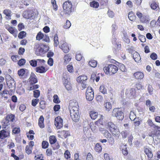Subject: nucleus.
Returning <instances> with one entry per match:
<instances>
[{"label":"nucleus","instance_id":"f257e3e1","mask_svg":"<svg viewBox=\"0 0 160 160\" xmlns=\"http://www.w3.org/2000/svg\"><path fill=\"white\" fill-rule=\"evenodd\" d=\"M79 108L78 103L76 100H70L69 108L70 111V116L72 120L75 122L78 121L79 119Z\"/></svg>","mask_w":160,"mask_h":160},{"label":"nucleus","instance_id":"f03ea898","mask_svg":"<svg viewBox=\"0 0 160 160\" xmlns=\"http://www.w3.org/2000/svg\"><path fill=\"white\" fill-rule=\"evenodd\" d=\"M48 48V45L46 44L37 43L34 45V50L37 55L42 56L47 52Z\"/></svg>","mask_w":160,"mask_h":160},{"label":"nucleus","instance_id":"7ed1b4c3","mask_svg":"<svg viewBox=\"0 0 160 160\" xmlns=\"http://www.w3.org/2000/svg\"><path fill=\"white\" fill-rule=\"evenodd\" d=\"M118 69V67L113 64H108L103 68L105 73L110 75H112L116 73Z\"/></svg>","mask_w":160,"mask_h":160},{"label":"nucleus","instance_id":"20e7f679","mask_svg":"<svg viewBox=\"0 0 160 160\" xmlns=\"http://www.w3.org/2000/svg\"><path fill=\"white\" fill-rule=\"evenodd\" d=\"M63 11L65 14L69 15L74 11V8L71 1L68 0L62 4Z\"/></svg>","mask_w":160,"mask_h":160},{"label":"nucleus","instance_id":"39448f33","mask_svg":"<svg viewBox=\"0 0 160 160\" xmlns=\"http://www.w3.org/2000/svg\"><path fill=\"white\" fill-rule=\"evenodd\" d=\"M107 128L114 137L119 136L120 132L119 129L115 124L112 122H108L106 124Z\"/></svg>","mask_w":160,"mask_h":160},{"label":"nucleus","instance_id":"423d86ee","mask_svg":"<svg viewBox=\"0 0 160 160\" xmlns=\"http://www.w3.org/2000/svg\"><path fill=\"white\" fill-rule=\"evenodd\" d=\"M7 84L11 93L14 92L15 90V81L14 79L11 77H9L7 79Z\"/></svg>","mask_w":160,"mask_h":160},{"label":"nucleus","instance_id":"0eeeda50","mask_svg":"<svg viewBox=\"0 0 160 160\" xmlns=\"http://www.w3.org/2000/svg\"><path fill=\"white\" fill-rule=\"evenodd\" d=\"M112 116L116 117L119 120H122L124 118V114L122 110L120 108H114L112 112Z\"/></svg>","mask_w":160,"mask_h":160},{"label":"nucleus","instance_id":"6e6552de","mask_svg":"<svg viewBox=\"0 0 160 160\" xmlns=\"http://www.w3.org/2000/svg\"><path fill=\"white\" fill-rule=\"evenodd\" d=\"M15 116L14 114H10L7 115L5 118V120L3 122V126L5 128L10 124V122H13L15 119Z\"/></svg>","mask_w":160,"mask_h":160},{"label":"nucleus","instance_id":"1a4fd4ad","mask_svg":"<svg viewBox=\"0 0 160 160\" xmlns=\"http://www.w3.org/2000/svg\"><path fill=\"white\" fill-rule=\"evenodd\" d=\"M86 99L88 101H92L94 98V91L91 87H88L86 92Z\"/></svg>","mask_w":160,"mask_h":160},{"label":"nucleus","instance_id":"9d476101","mask_svg":"<svg viewBox=\"0 0 160 160\" xmlns=\"http://www.w3.org/2000/svg\"><path fill=\"white\" fill-rule=\"evenodd\" d=\"M36 39L38 41L42 39L43 41L46 42H48L50 40L48 36L46 34L44 35V34L40 31L36 35Z\"/></svg>","mask_w":160,"mask_h":160},{"label":"nucleus","instance_id":"9b49d317","mask_svg":"<svg viewBox=\"0 0 160 160\" xmlns=\"http://www.w3.org/2000/svg\"><path fill=\"white\" fill-rule=\"evenodd\" d=\"M54 125L58 129H60L63 127V120L60 116H58L55 118Z\"/></svg>","mask_w":160,"mask_h":160},{"label":"nucleus","instance_id":"f8f14e48","mask_svg":"<svg viewBox=\"0 0 160 160\" xmlns=\"http://www.w3.org/2000/svg\"><path fill=\"white\" fill-rule=\"evenodd\" d=\"M154 128V130L149 133V136L152 137L160 136V127L156 126Z\"/></svg>","mask_w":160,"mask_h":160},{"label":"nucleus","instance_id":"ddd939ff","mask_svg":"<svg viewBox=\"0 0 160 160\" xmlns=\"http://www.w3.org/2000/svg\"><path fill=\"white\" fill-rule=\"evenodd\" d=\"M34 145V142L33 141H31L28 142V145L26 147L25 150L26 152L29 155L32 153L33 147Z\"/></svg>","mask_w":160,"mask_h":160},{"label":"nucleus","instance_id":"4468645a","mask_svg":"<svg viewBox=\"0 0 160 160\" xmlns=\"http://www.w3.org/2000/svg\"><path fill=\"white\" fill-rule=\"evenodd\" d=\"M10 132L9 130L6 131L4 129H2L0 131V139H3L9 137L10 136Z\"/></svg>","mask_w":160,"mask_h":160},{"label":"nucleus","instance_id":"2eb2a0df","mask_svg":"<svg viewBox=\"0 0 160 160\" xmlns=\"http://www.w3.org/2000/svg\"><path fill=\"white\" fill-rule=\"evenodd\" d=\"M48 69L47 67L43 66H39L35 68V71L38 73H45Z\"/></svg>","mask_w":160,"mask_h":160},{"label":"nucleus","instance_id":"dca6fc26","mask_svg":"<svg viewBox=\"0 0 160 160\" xmlns=\"http://www.w3.org/2000/svg\"><path fill=\"white\" fill-rule=\"evenodd\" d=\"M58 136L59 138H66L67 137L69 136L70 134L67 131L65 130L62 131H58Z\"/></svg>","mask_w":160,"mask_h":160},{"label":"nucleus","instance_id":"f3484780","mask_svg":"<svg viewBox=\"0 0 160 160\" xmlns=\"http://www.w3.org/2000/svg\"><path fill=\"white\" fill-rule=\"evenodd\" d=\"M127 96L131 98H134L136 96V91L135 89L132 88L126 92Z\"/></svg>","mask_w":160,"mask_h":160},{"label":"nucleus","instance_id":"a211bd4d","mask_svg":"<svg viewBox=\"0 0 160 160\" xmlns=\"http://www.w3.org/2000/svg\"><path fill=\"white\" fill-rule=\"evenodd\" d=\"M133 76L136 79L141 80L143 78L144 74L142 72L138 71L133 73Z\"/></svg>","mask_w":160,"mask_h":160},{"label":"nucleus","instance_id":"6ab92c4d","mask_svg":"<svg viewBox=\"0 0 160 160\" xmlns=\"http://www.w3.org/2000/svg\"><path fill=\"white\" fill-rule=\"evenodd\" d=\"M29 82L30 84H33L37 82V77L34 73H31L29 78Z\"/></svg>","mask_w":160,"mask_h":160},{"label":"nucleus","instance_id":"aec40b11","mask_svg":"<svg viewBox=\"0 0 160 160\" xmlns=\"http://www.w3.org/2000/svg\"><path fill=\"white\" fill-rule=\"evenodd\" d=\"M60 48L65 53H67L69 51V48L68 44L65 42L61 45Z\"/></svg>","mask_w":160,"mask_h":160},{"label":"nucleus","instance_id":"412c9836","mask_svg":"<svg viewBox=\"0 0 160 160\" xmlns=\"http://www.w3.org/2000/svg\"><path fill=\"white\" fill-rule=\"evenodd\" d=\"M144 152L147 156V159L153 157L152 152L148 148H144Z\"/></svg>","mask_w":160,"mask_h":160},{"label":"nucleus","instance_id":"4be33fe9","mask_svg":"<svg viewBox=\"0 0 160 160\" xmlns=\"http://www.w3.org/2000/svg\"><path fill=\"white\" fill-rule=\"evenodd\" d=\"M7 29L11 34H12L13 35V36L15 37H17L18 31L15 28H14L9 26L7 28Z\"/></svg>","mask_w":160,"mask_h":160},{"label":"nucleus","instance_id":"5701e85b","mask_svg":"<svg viewBox=\"0 0 160 160\" xmlns=\"http://www.w3.org/2000/svg\"><path fill=\"white\" fill-rule=\"evenodd\" d=\"M150 7L152 9L156 11H159V7L158 3H156L155 1H153L151 4Z\"/></svg>","mask_w":160,"mask_h":160},{"label":"nucleus","instance_id":"b1692460","mask_svg":"<svg viewBox=\"0 0 160 160\" xmlns=\"http://www.w3.org/2000/svg\"><path fill=\"white\" fill-rule=\"evenodd\" d=\"M87 79V77L85 75H82L79 76L77 78V81L80 83H82L85 82Z\"/></svg>","mask_w":160,"mask_h":160},{"label":"nucleus","instance_id":"393cba45","mask_svg":"<svg viewBox=\"0 0 160 160\" xmlns=\"http://www.w3.org/2000/svg\"><path fill=\"white\" fill-rule=\"evenodd\" d=\"M44 119L42 115L38 119V125L41 128H43L45 127L44 123Z\"/></svg>","mask_w":160,"mask_h":160},{"label":"nucleus","instance_id":"a878e982","mask_svg":"<svg viewBox=\"0 0 160 160\" xmlns=\"http://www.w3.org/2000/svg\"><path fill=\"white\" fill-rule=\"evenodd\" d=\"M90 5L91 7L95 9L98 8L99 6V3L95 0H93L90 3Z\"/></svg>","mask_w":160,"mask_h":160},{"label":"nucleus","instance_id":"bb28decb","mask_svg":"<svg viewBox=\"0 0 160 160\" xmlns=\"http://www.w3.org/2000/svg\"><path fill=\"white\" fill-rule=\"evenodd\" d=\"M128 18L130 21L135 22L136 19V17L133 12L132 11H131L128 13Z\"/></svg>","mask_w":160,"mask_h":160},{"label":"nucleus","instance_id":"cd10ccee","mask_svg":"<svg viewBox=\"0 0 160 160\" xmlns=\"http://www.w3.org/2000/svg\"><path fill=\"white\" fill-rule=\"evenodd\" d=\"M64 85L67 90H71L72 89V86L70 83L67 79L65 80L64 82Z\"/></svg>","mask_w":160,"mask_h":160},{"label":"nucleus","instance_id":"c85d7f7f","mask_svg":"<svg viewBox=\"0 0 160 160\" xmlns=\"http://www.w3.org/2000/svg\"><path fill=\"white\" fill-rule=\"evenodd\" d=\"M90 116L92 119L95 120L97 118L98 116V113L94 111H92L90 112Z\"/></svg>","mask_w":160,"mask_h":160},{"label":"nucleus","instance_id":"c756f323","mask_svg":"<svg viewBox=\"0 0 160 160\" xmlns=\"http://www.w3.org/2000/svg\"><path fill=\"white\" fill-rule=\"evenodd\" d=\"M133 57L135 61L137 62H138L141 59L139 54L137 52H135L133 53Z\"/></svg>","mask_w":160,"mask_h":160},{"label":"nucleus","instance_id":"7c9ffc66","mask_svg":"<svg viewBox=\"0 0 160 160\" xmlns=\"http://www.w3.org/2000/svg\"><path fill=\"white\" fill-rule=\"evenodd\" d=\"M49 142L51 145H52L55 143L57 141L56 137L53 135L50 136L49 137Z\"/></svg>","mask_w":160,"mask_h":160},{"label":"nucleus","instance_id":"2f4dec72","mask_svg":"<svg viewBox=\"0 0 160 160\" xmlns=\"http://www.w3.org/2000/svg\"><path fill=\"white\" fill-rule=\"evenodd\" d=\"M94 150L98 152H100L102 151V147L99 143H97L96 144L94 147Z\"/></svg>","mask_w":160,"mask_h":160},{"label":"nucleus","instance_id":"473e14b6","mask_svg":"<svg viewBox=\"0 0 160 160\" xmlns=\"http://www.w3.org/2000/svg\"><path fill=\"white\" fill-rule=\"evenodd\" d=\"M9 90L8 91L6 89H4L2 92H0V95L2 96V97H3L4 98L7 100L8 98V97L7 96H6L5 95H7L8 93H9Z\"/></svg>","mask_w":160,"mask_h":160},{"label":"nucleus","instance_id":"72a5a7b5","mask_svg":"<svg viewBox=\"0 0 160 160\" xmlns=\"http://www.w3.org/2000/svg\"><path fill=\"white\" fill-rule=\"evenodd\" d=\"M89 65L92 67L95 68L97 64V62L93 59L91 60L89 63Z\"/></svg>","mask_w":160,"mask_h":160},{"label":"nucleus","instance_id":"f704fd0d","mask_svg":"<svg viewBox=\"0 0 160 160\" xmlns=\"http://www.w3.org/2000/svg\"><path fill=\"white\" fill-rule=\"evenodd\" d=\"M51 3L52 4L53 9L56 11L58 9V6L55 0H51Z\"/></svg>","mask_w":160,"mask_h":160},{"label":"nucleus","instance_id":"c9c22d12","mask_svg":"<svg viewBox=\"0 0 160 160\" xmlns=\"http://www.w3.org/2000/svg\"><path fill=\"white\" fill-rule=\"evenodd\" d=\"M46 102L44 101H41L39 102V108L42 109L43 110L46 108Z\"/></svg>","mask_w":160,"mask_h":160},{"label":"nucleus","instance_id":"e433bc0d","mask_svg":"<svg viewBox=\"0 0 160 160\" xmlns=\"http://www.w3.org/2000/svg\"><path fill=\"white\" fill-rule=\"evenodd\" d=\"M54 46L57 47L59 44V41L58 40V37L57 34H55L54 37Z\"/></svg>","mask_w":160,"mask_h":160},{"label":"nucleus","instance_id":"4c0bfd02","mask_svg":"<svg viewBox=\"0 0 160 160\" xmlns=\"http://www.w3.org/2000/svg\"><path fill=\"white\" fill-rule=\"evenodd\" d=\"M140 20L142 23H147L149 21L148 18L146 16H143Z\"/></svg>","mask_w":160,"mask_h":160},{"label":"nucleus","instance_id":"58836bf2","mask_svg":"<svg viewBox=\"0 0 160 160\" xmlns=\"http://www.w3.org/2000/svg\"><path fill=\"white\" fill-rule=\"evenodd\" d=\"M26 36V32L24 31H22L19 33L18 35V38L20 39H22L25 37Z\"/></svg>","mask_w":160,"mask_h":160},{"label":"nucleus","instance_id":"ea45409f","mask_svg":"<svg viewBox=\"0 0 160 160\" xmlns=\"http://www.w3.org/2000/svg\"><path fill=\"white\" fill-rule=\"evenodd\" d=\"M29 63L32 67H35L37 65L38 61L37 59L36 60H32L29 61Z\"/></svg>","mask_w":160,"mask_h":160},{"label":"nucleus","instance_id":"a19ab883","mask_svg":"<svg viewBox=\"0 0 160 160\" xmlns=\"http://www.w3.org/2000/svg\"><path fill=\"white\" fill-rule=\"evenodd\" d=\"M99 91L103 94L107 93V90L105 88L104 86L101 85L99 88Z\"/></svg>","mask_w":160,"mask_h":160},{"label":"nucleus","instance_id":"79ce46f5","mask_svg":"<svg viewBox=\"0 0 160 160\" xmlns=\"http://www.w3.org/2000/svg\"><path fill=\"white\" fill-rule=\"evenodd\" d=\"M64 59V62L66 64H67L71 61V58L68 54H67L65 55Z\"/></svg>","mask_w":160,"mask_h":160},{"label":"nucleus","instance_id":"37998d69","mask_svg":"<svg viewBox=\"0 0 160 160\" xmlns=\"http://www.w3.org/2000/svg\"><path fill=\"white\" fill-rule=\"evenodd\" d=\"M34 97L37 98L40 96V91L39 90H36L33 91Z\"/></svg>","mask_w":160,"mask_h":160},{"label":"nucleus","instance_id":"c03bdc74","mask_svg":"<svg viewBox=\"0 0 160 160\" xmlns=\"http://www.w3.org/2000/svg\"><path fill=\"white\" fill-rule=\"evenodd\" d=\"M49 146L48 142L46 141H43L42 142V148L46 149L48 148Z\"/></svg>","mask_w":160,"mask_h":160},{"label":"nucleus","instance_id":"a18cd8bd","mask_svg":"<svg viewBox=\"0 0 160 160\" xmlns=\"http://www.w3.org/2000/svg\"><path fill=\"white\" fill-rule=\"evenodd\" d=\"M26 70L25 69L22 68L19 70L18 71V74L19 76H22L25 74V70Z\"/></svg>","mask_w":160,"mask_h":160},{"label":"nucleus","instance_id":"49530a36","mask_svg":"<svg viewBox=\"0 0 160 160\" xmlns=\"http://www.w3.org/2000/svg\"><path fill=\"white\" fill-rule=\"evenodd\" d=\"M65 158L67 159H69L71 158V154L70 152L68 150H66L64 153Z\"/></svg>","mask_w":160,"mask_h":160},{"label":"nucleus","instance_id":"de8ad7c7","mask_svg":"<svg viewBox=\"0 0 160 160\" xmlns=\"http://www.w3.org/2000/svg\"><path fill=\"white\" fill-rule=\"evenodd\" d=\"M39 102V99L38 98H33L32 100L31 104L33 107H35Z\"/></svg>","mask_w":160,"mask_h":160},{"label":"nucleus","instance_id":"09e8293b","mask_svg":"<svg viewBox=\"0 0 160 160\" xmlns=\"http://www.w3.org/2000/svg\"><path fill=\"white\" fill-rule=\"evenodd\" d=\"M53 102H54L56 103H59L60 102V101L59 100L58 97L57 95H54L53 96Z\"/></svg>","mask_w":160,"mask_h":160},{"label":"nucleus","instance_id":"8fccbe9b","mask_svg":"<svg viewBox=\"0 0 160 160\" xmlns=\"http://www.w3.org/2000/svg\"><path fill=\"white\" fill-rule=\"evenodd\" d=\"M106 110H109L112 108V105L110 102H106L104 104Z\"/></svg>","mask_w":160,"mask_h":160},{"label":"nucleus","instance_id":"3c124183","mask_svg":"<svg viewBox=\"0 0 160 160\" xmlns=\"http://www.w3.org/2000/svg\"><path fill=\"white\" fill-rule=\"evenodd\" d=\"M71 26V23L70 21L67 20L66 23L63 25V27L64 28L68 29Z\"/></svg>","mask_w":160,"mask_h":160},{"label":"nucleus","instance_id":"603ef678","mask_svg":"<svg viewBox=\"0 0 160 160\" xmlns=\"http://www.w3.org/2000/svg\"><path fill=\"white\" fill-rule=\"evenodd\" d=\"M148 91L150 95H152L153 94V88L152 85L149 84L148 87Z\"/></svg>","mask_w":160,"mask_h":160},{"label":"nucleus","instance_id":"864d4df0","mask_svg":"<svg viewBox=\"0 0 160 160\" xmlns=\"http://www.w3.org/2000/svg\"><path fill=\"white\" fill-rule=\"evenodd\" d=\"M4 13L8 18L11 17V12L8 9H5L3 11Z\"/></svg>","mask_w":160,"mask_h":160},{"label":"nucleus","instance_id":"5fc2aeb1","mask_svg":"<svg viewBox=\"0 0 160 160\" xmlns=\"http://www.w3.org/2000/svg\"><path fill=\"white\" fill-rule=\"evenodd\" d=\"M129 118L132 121H133L136 118L135 114L132 111H131L130 112Z\"/></svg>","mask_w":160,"mask_h":160},{"label":"nucleus","instance_id":"6e6d98bb","mask_svg":"<svg viewBox=\"0 0 160 160\" xmlns=\"http://www.w3.org/2000/svg\"><path fill=\"white\" fill-rule=\"evenodd\" d=\"M26 62V60L24 59H21L19 60L18 62V65L19 66L23 65Z\"/></svg>","mask_w":160,"mask_h":160},{"label":"nucleus","instance_id":"4d7b16f0","mask_svg":"<svg viewBox=\"0 0 160 160\" xmlns=\"http://www.w3.org/2000/svg\"><path fill=\"white\" fill-rule=\"evenodd\" d=\"M32 85L29 87V90L32 91L38 88L39 86L38 84H32Z\"/></svg>","mask_w":160,"mask_h":160},{"label":"nucleus","instance_id":"13d9d810","mask_svg":"<svg viewBox=\"0 0 160 160\" xmlns=\"http://www.w3.org/2000/svg\"><path fill=\"white\" fill-rule=\"evenodd\" d=\"M20 132V129L19 128H15L12 130V133L14 134H18Z\"/></svg>","mask_w":160,"mask_h":160},{"label":"nucleus","instance_id":"bf43d9fd","mask_svg":"<svg viewBox=\"0 0 160 160\" xmlns=\"http://www.w3.org/2000/svg\"><path fill=\"white\" fill-rule=\"evenodd\" d=\"M150 58L153 60H156L158 58L157 55L155 52H152L150 55Z\"/></svg>","mask_w":160,"mask_h":160},{"label":"nucleus","instance_id":"052dcab7","mask_svg":"<svg viewBox=\"0 0 160 160\" xmlns=\"http://www.w3.org/2000/svg\"><path fill=\"white\" fill-rule=\"evenodd\" d=\"M37 64L38 66H42L45 62V61L44 59H37Z\"/></svg>","mask_w":160,"mask_h":160},{"label":"nucleus","instance_id":"680f3d73","mask_svg":"<svg viewBox=\"0 0 160 160\" xmlns=\"http://www.w3.org/2000/svg\"><path fill=\"white\" fill-rule=\"evenodd\" d=\"M103 133V135L107 138L111 137V134L107 130H104Z\"/></svg>","mask_w":160,"mask_h":160},{"label":"nucleus","instance_id":"e2e57ef3","mask_svg":"<svg viewBox=\"0 0 160 160\" xmlns=\"http://www.w3.org/2000/svg\"><path fill=\"white\" fill-rule=\"evenodd\" d=\"M52 147L53 150L58 149L60 148V145L58 142H56L54 144L52 145Z\"/></svg>","mask_w":160,"mask_h":160},{"label":"nucleus","instance_id":"0e129e2a","mask_svg":"<svg viewBox=\"0 0 160 160\" xmlns=\"http://www.w3.org/2000/svg\"><path fill=\"white\" fill-rule=\"evenodd\" d=\"M143 86L140 82H138L136 84V87L138 90L142 89L143 88Z\"/></svg>","mask_w":160,"mask_h":160},{"label":"nucleus","instance_id":"69168bd1","mask_svg":"<svg viewBox=\"0 0 160 160\" xmlns=\"http://www.w3.org/2000/svg\"><path fill=\"white\" fill-rule=\"evenodd\" d=\"M147 123L148 125L151 127H152L154 128V127H155V126H156V125L153 123L152 120L150 119H148V120Z\"/></svg>","mask_w":160,"mask_h":160},{"label":"nucleus","instance_id":"338daca9","mask_svg":"<svg viewBox=\"0 0 160 160\" xmlns=\"http://www.w3.org/2000/svg\"><path fill=\"white\" fill-rule=\"evenodd\" d=\"M90 127L92 131L93 132L95 131V130L97 129V127H96L95 124L93 123H90Z\"/></svg>","mask_w":160,"mask_h":160},{"label":"nucleus","instance_id":"774afa93","mask_svg":"<svg viewBox=\"0 0 160 160\" xmlns=\"http://www.w3.org/2000/svg\"><path fill=\"white\" fill-rule=\"evenodd\" d=\"M138 38L141 42H144L146 41V38L144 36L140 34L138 36Z\"/></svg>","mask_w":160,"mask_h":160}]
</instances>
